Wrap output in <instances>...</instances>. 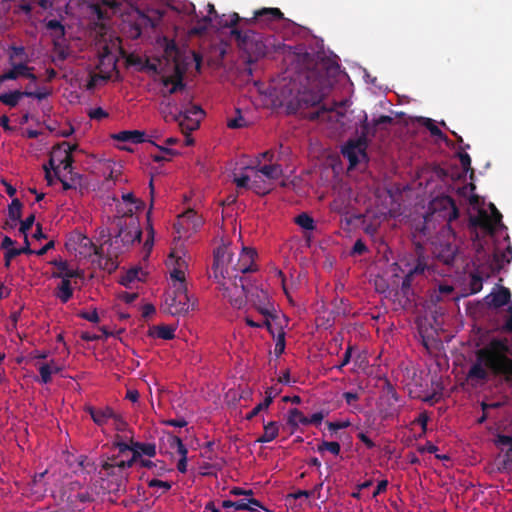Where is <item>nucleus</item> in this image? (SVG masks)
Masks as SVG:
<instances>
[{
	"label": "nucleus",
	"mask_w": 512,
	"mask_h": 512,
	"mask_svg": "<svg viewBox=\"0 0 512 512\" xmlns=\"http://www.w3.org/2000/svg\"><path fill=\"white\" fill-rule=\"evenodd\" d=\"M69 143L62 142L57 146H54L50 155L52 156V162H57L58 166H63V169L71 174L73 180V162L74 158L69 154Z\"/></svg>",
	"instance_id": "4468645a"
},
{
	"label": "nucleus",
	"mask_w": 512,
	"mask_h": 512,
	"mask_svg": "<svg viewBox=\"0 0 512 512\" xmlns=\"http://www.w3.org/2000/svg\"><path fill=\"white\" fill-rule=\"evenodd\" d=\"M138 458L139 455L136 454L128 459H119V456H108L102 460L99 474L101 480L107 483L105 489L109 493L120 495L126 492L129 477L128 470L137 462Z\"/></svg>",
	"instance_id": "7ed1b4c3"
},
{
	"label": "nucleus",
	"mask_w": 512,
	"mask_h": 512,
	"mask_svg": "<svg viewBox=\"0 0 512 512\" xmlns=\"http://www.w3.org/2000/svg\"><path fill=\"white\" fill-rule=\"evenodd\" d=\"M148 486L150 488L157 487V488H162L164 491H168L171 489L172 483L168 482V481H162L159 479H151L148 481Z\"/></svg>",
	"instance_id": "0e129e2a"
},
{
	"label": "nucleus",
	"mask_w": 512,
	"mask_h": 512,
	"mask_svg": "<svg viewBox=\"0 0 512 512\" xmlns=\"http://www.w3.org/2000/svg\"><path fill=\"white\" fill-rule=\"evenodd\" d=\"M433 253L445 264H451L455 259L457 247L450 242H439L435 244Z\"/></svg>",
	"instance_id": "6ab92c4d"
},
{
	"label": "nucleus",
	"mask_w": 512,
	"mask_h": 512,
	"mask_svg": "<svg viewBox=\"0 0 512 512\" xmlns=\"http://www.w3.org/2000/svg\"><path fill=\"white\" fill-rule=\"evenodd\" d=\"M509 346L505 340L494 338L475 352V362L469 368L466 381L478 387L489 380L490 375L512 382V358L508 356Z\"/></svg>",
	"instance_id": "f03ea898"
},
{
	"label": "nucleus",
	"mask_w": 512,
	"mask_h": 512,
	"mask_svg": "<svg viewBox=\"0 0 512 512\" xmlns=\"http://www.w3.org/2000/svg\"><path fill=\"white\" fill-rule=\"evenodd\" d=\"M330 209L332 212H335L340 215H344L348 213L347 206L340 199H335L330 204Z\"/></svg>",
	"instance_id": "6e6d98bb"
},
{
	"label": "nucleus",
	"mask_w": 512,
	"mask_h": 512,
	"mask_svg": "<svg viewBox=\"0 0 512 512\" xmlns=\"http://www.w3.org/2000/svg\"><path fill=\"white\" fill-rule=\"evenodd\" d=\"M317 450L318 452L329 451L333 455L337 456L340 454L341 446L336 441H323L321 444L318 445Z\"/></svg>",
	"instance_id": "c03bdc74"
},
{
	"label": "nucleus",
	"mask_w": 512,
	"mask_h": 512,
	"mask_svg": "<svg viewBox=\"0 0 512 512\" xmlns=\"http://www.w3.org/2000/svg\"><path fill=\"white\" fill-rule=\"evenodd\" d=\"M144 132L139 130H124L112 135V138L119 142H130L139 144L145 142Z\"/></svg>",
	"instance_id": "5701e85b"
},
{
	"label": "nucleus",
	"mask_w": 512,
	"mask_h": 512,
	"mask_svg": "<svg viewBox=\"0 0 512 512\" xmlns=\"http://www.w3.org/2000/svg\"><path fill=\"white\" fill-rule=\"evenodd\" d=\"M35 222V214H30L25 218V220H20V228L19 232L23 234L24 236H28V231L32 228L33 224Z\"/></svg>",
	"instance_id": "864d4df0"
},
{
	"label": "nucleus",
	"mask_w": 512,
	"mask_h": 512,
	"mask_svg": "<svg viewBox=\"0 0 512 512\" xmlns=\"http://www.w3.org/2000/svg\"><path fill=\"white\" fill-rule=\"evenodd\" d=\"M39 370V373H40V377H41V382L44 383V384H47L49 382H51L52 380V366L51 364H41L38 368Z\"/></svg>",
	"instance_id": "8fccbe9b"
},
{
	"label": "nucleus",
	"mask_w": 512,
	"mask_h": 512,
	"mask_svg": "<svg viewBox=\"0 0 512 512\" xmlns=\"http://www.w3.org/2000/svg\"><path fill=\"white\" fill-rule=\"evenodd\" d=\"M88 116L93 120H102V119L108 117V113L101 107H97V108L91 109L88 112Z\"/></svg>",
	"instance_id": "69168bd1"
},
{
	"label": "nucleus",
	"mask_w": 512,
	"mask_h": 512,
	"mask_svg": "<svg viewBox=\"0 0 512 512\" xmlns=\"http://www.w3.org/2000/svg\"><path fill=\"white\" fill-rule=\"evenodd\" d=\"M123 4L124 0H96V3L92 5V9L98 19L104 20L109 17L108 10L112 14L122 13Z\"/></svg>",
	"instance_id": "dca6fc26"
},
{
	"label": "nucleus",
	"mask_w": 512,
	"mask_h": 512,
	"mask_svg": "<svg viewBox=\"0 0 512 512\" xmlns=\"http://www.w3.org/2000/svg\"><path fill=\"white\" fill-rule=\"evenodd\" d=\"M27 251V248H11V249H8L6 252H5V256H4V266L6 268H9L10 265H11V261L12 259H14L15 257L19 256L22 254V252H26Z\"/></svg>",
	"instance_id": "09e8293b"
},
{
	"label": "nucleus",
	"mask_w": 512,
	"mask_h": 512,
	"mask_svg": "<svg viewBox=\"0 0 512 512\" xmlns=\"http://www.w3.org/2000/svg\"><path fill=\"white\" fill-rule=\"evenodd\" d=\"M231 35L235 38L238 47L248 55V63L256 62L270 51L276 50L273 35L264 36L251 28L231 30Z\"/></svg>",
	"instance_id": "20e7f679"
},
{
	"label": "nucleus",
	"mask_w": 512,
	"mask_h": 512,
	"mask_svg": "<svg viewBox=\"0 0 512 512\" xmlns=\"http://www.w3.org/2000/svg\"><path fill=\"white\" fill-rule=\"evenodd\" d=\"M111 420H113L114 428L117 431L124 432L128 429V423L126 420L116 412L114 413V417H112Z\"/></svg>",
	"instance_id": "bf43d9fd"
},
{
	"label": "nucleus",
	"mask_w": 512,
	"mask_h": 512,
	"mask_svg": "<svg viewBox=\"0 0 512 512\" xmlns=\"http://www.w3.org/2000/svg\"><path fill=\"white\" fill-rule=\"evenodd\" d=\"M23 204L18 198H14L8 206V217L12 222H18L22 217Z\"/></svg>",
	"instance_id": "f704fd0d"
},
{
	"label": "nucleus",
	"mask_w": 512,
	"mask_h": 512,
	"mask_svg": "<svg viewBox=\"0 0 512 512\" xmlns=\"http://www.w3.org/2000/svg\"><path fill=\"white\" fill-rule=\"evenodd\" d=\"M51 264L56 268V271L52 272L53 278L71 279L80 276V272L71 268L65 260L54 259Z\"/></svg>",
	"instance_id": "aec40b11"
},
{
	"label": "nucleus",
	"mask_w": 512,
	"mask_h": 512,
	"mask_svg": "<svg viewBox=\"0 0 512 512\" xmlns=\"http://www.w3.org/2000/svg\"><path fill=\"white\" fill-rule=\"evenodd\" d=\"M140 274H143L141 268H132L122 276L120 283L128 287L135 280H141Z\"/></svg>",
	"instance_id": "a19ab883"
},
{
	"label": "nucleus",
	"mask_w": 512,
	"mask_h": 512,
	"mask_svg": "<svg viewBox=\"0 0 512 512\" xmlns=\"http://www.w3.org/2000/svg\"><path fill=\"white\" fill-rule=\"evenodd\" d=\"M323 97L324 91L319 81L315 80L297 93L289 102L288 110L311 120L318 119L322 113L326 112V109L320 106Z\"/></svg>",
	"instance_id": "39448f33"
},
{
	"label": "nucleus",
	"mask_w": 512,
	"mask_h": 512,
	"mask_svg": "<svg viewBox=\"0 0 512 512\" xmlns=\"http://www.w3.org/2000/svg\"><path fill=\"white\" fill-rule=\"evenodd\" d=\"M177 122L183 132H191L196 130L199 127L200 119L195 118L194 116L189 114V118H185V115H182L179 120H173Z\"/></svg>",
	"instance_id": "72a5a7b5"
},
{
	"label": "nucleus",
	"mask_w": 512,
	"mask_h": 512,
	"mask_svg": "<svg viewBox=\"0 0 512 512\" xmlns=\"http://www.w3.org/2000/svg\"><path fill=\"white\" fill-rule=\"evenodd\" d=\"M113 447L118 449V453L114 456H119V459H124V455L127 452L133 451V440L130 441V443H126L123 440H121V437L119 435L116 436V440L113 443Z\"/></svg>",
	"instance_id": "e433bc0d"
},
{
	"label": "nucleus",
	"mask_w": 512,
	"mask_h": 512,
	"mask_svg": "<svg viewBox=\"0 0 512 512\" xmlns=\"http://www.w3.org/2000/svg\"><path fill=\"white\" fill-rule=\"evenodd\" d=\"M78 317H80L81 319L87 320L89 322H92V323H98L100 321V318H99V315H98V312L96 309H94L91 312L80 311L78 313Z\"/></svg>",
	"instance_id": "052dcab7"
},
{
	"label": "nucleus",
	"mask_w": 512,
	"mask_h": 512,
	"mask_svg": "<svg viewBox=\"0 0 512 512\" xmlns=\"http://www.w3.org/2000/svg\"><path fill=\"white\" fill-rule=\"evenodd\" d=\"M109 65L111 66L112 69H115L116 68V60H115V57L112 55V54H104L100 57L99 59V64H98V69L103 72L102 70V66L104 65Z\"/></svg>",
	"instance_id": "13d9d810"
},
{
	"label": "nucleus",
	"mask_w": 512,
	"mask_h": 512,
	"mask_svg": "<svg viewBox=\"0 0 512 512\" xmlns=\"http://www.w3.org/2000/svg\"><path fill=\"white\" fill-rule=\"evenodd\" d=\"M257 297L259 298V303L255 305L256 310L265 317L264 325L269 333L274 337L275 331L271 324V320H275L277 318L275 306L268 300L267 293L263 290L257 292Z\"/></svg>",
	"instance_id": "f8f14e48"
},
{
	"label": "nucleus",
	"mask_w": 512,
	"mask_h": 512,
	"mask_svg": "<svg viewBox=\"0 0 512 512\" xmlns=\"http://www.w3.org/2000/svg\"><path fill=\"white\" fill-rule=\"evenodd\" d=\"M25 95H28L27 90L26 91H20L15 90L9 93L0 94V102L3 104L9 106V107H16L19 103L20 99L25 97Z\"/></svg>",
	"instance_id": "2f4dec72"
},
{
	"label": "nucleus",
	"mask_w": 512,
	"mask_h": 512,
	"mask_svg": "<svg viewBox=\"0 0 512 512\" xmlns=\"http://www.w3.org/2000/svg\"><path fill=\"white\" fill-rule=\"evenodd\" d=\"M422 123L429 130L432 136L446 140L444 133L438 128L431 118H422Z\"/></svg>",
	"instance_id": "a18cd8bd"
},
{
	"label": "nucleus",
	"mask_w": 512,
	"mask_h": 512,
	"mask_svg": "<svg viewBox=\"0 0 512 512\" xmlns=\"http://www.w3.org/2000/svg\"><path fill=\"white\" fill-rule=\"evenodd\" d=\"M367 142L365 136L359 137L356 140H349L341 149L343 157L347 158L351 166H356L359 163V155H365Z\"/></svg>",
	"instance_id": "ddd939ff"
},
{
	"label": "nucleus",
	"mask_w": 512,
	"mask_h": 512,
	"mask_svg": "<svg viewBox=\"0 0 512 512\" xmlns=\"http://www.w3.org/2000/svg\"><path fill=\"white\" fill-rule=\"evenodd\" d=\"M160 112L166 122L179 120L182 114L185 113L182 108V103L179 105L172 97H162Z\"/></svg>",
	"instance_id": "f3484780"
},
{
	"label": "nucleus",
	"mask_w": 512,
	"mask_h": 512,
	"mask_svg": "<svg viewBox=\"0 0 512 512\" xmlns=\"http://www.w3.org/2000/svg\"><path fill=\"white\" fill-rule=\"evenodd\" d=\"M194 303H191L190 297H179L173 294H167L163 304L165 312L172 316L185 315L190 309H193Z\"/></svg>",
	"instance_id": "9b49d317"
},
{
	"label": "nucleus",
	"mask_w": 512,
	"mask_h": 512,
	"mask_svg": "<svg viewBox=\"0 0 512 512\" xmlns=\"http://www.w3.org/2000/svg\"><path fill=\"white\" fill-rule=\"evenodd\" d=\"M237 117L230 119L227 126L231 129H239L247 126V122L244 117L240 114V110H237Z\"/></svg>",
	"instance_id": "5fc2aeb1"
},
{
	"label": "nucleus",
	"mask_w": 512,
	"mask_h": 512,
	"mask_svg": "<svg viewBox=\"0 0 512 512\" xmlns=\"http://www.w3.org/2000/svg\"><path fill=\"white\" fill-rule=\"evenodd\" d=\"M279 433V424L276 421H270L264 424V433L257 439L258 443H267L273 441Z\"/></svg>",
	"instance_id": "c85d7f7f"
},
{
	"label": "nucleus",
	"mask_w": 512,
	"mask_h": 512,
	"mask_svg": "<svg viewBox=\"0 0 512 512\" xmlns=\"http://www.w3.org/2000/svg\"><path fill=\"white\" fill-rule=\"evenodd\" d=\"M434 212L438 213L440 217L445 219L448 224L453 222L459 217V209L450 196L437 197L431 203Z\"/></svg>",
	"instance_id": "9d476101"
},
{
	"label": "nucleus",
	"mask_w": 512,
	"mask_h": 512,
	"mask_svg": "<svg viewBox=\"0 0 512 512\" xmlns=\"http://www.w3.org/2000/svg\"><path fill=\"white\" fill-rule=\"evenodd\" d=\"M256 255V251L248 247L242 248L237 259H234V254L227 245H221L214 250L209 277L219 285L223 298L234 308L240 309L247 302L250 282L243 275L257 269Z\"/></svg>",
	"instance_id": "f257e3e1"
},
{
	"label": "nucleus",
	"mask_w": 512,
	"mask_h": 512,
	"mask_svg": "<svg viewBox=\"0 0 512 512\" xmlns=\"http://www.w3.org/2000/svg\"><path fill=\"white\" fill-rule=\"evenodd\" d=\"M138 454L139 458L137 461H139L142 455H146L148 457H154L156 455V445L154 443H143V442H135L133 441V451L132 455L134 456Z\"/></svg>",
	"instance_id": "cd10ccee"
},
{
	"label": "nucleus",
	"mask_w": 512,
	"mask_h": 512,
	"mask_svg": "<svg viewBox=\"0 0 512 512\" xmlns=\"http://www.w3.org/2000/svg\"><path fill=\"white\" fill-rule=\"evenodd\" d=\"M246 504L249 507V509H246L247 511L255 512L258 508H261L265 510V512H271L270 510L264 508L261 502L255 498H246Z\"/></svg>",
	"instance_id": "338daca9"
},
{
	"label": "nucleus",
	"mask_w": 512,
	"mask_h": 512,
	"mask_svg": "<svg viewBox=\"0 0 512 512\" xmlns=\"http://www.w3.org/2000/svg\"><path fill=\"white\" fill-rule=\"evenodd\" d=\"M257 173H261L268 179L277 180L282 176L283 171L281 165L279 164H268L263 165L259 169H257L256 174Z\"/></svg>",
	"instance_id": "7c9ffc66"
},
{
	"label": "nucleus",
	"mask_w": 512,
	"mask_h": 512,
	"mask_svg": "<svg viewBox=\"0 0 512 512\" xmlns=\"http://www.w3.org/2000/svg\"><path fill=\"white\" fill-rule=\"evenodd\" d=\"M54 295L62 303H67L73 296V288L70 279H62L55 289Z\"/></svg>",
	"instance_id": "bb28decb"
},
{
	"label": "nucleus",
	"mask_w": 512,
	"mask_h": 512,
	"mask_svg": "<svg viewBox=\"0 0 512 512\" xmlns=\"http://www.w3.org/2000/svg\"><path fill=\"white\" fill-rule=\"evenodd\" d=\"M182 108L185 111L182 115H185V118H189V114L194 116L195 118H201L204 115V111L198 105H193L191 107H187V105L183 102Z\"/></svg>",
	"instance_id": "3c124183"
},
{
	"label": "nucleus",
	"mask_w": 512,
	"mask_h": 512,
	"mask_svg": "<svg viewBox=\"0 0 512 512\" xmlns=\"http://www.w3.org/2000/svg\"><path fill=\"white\" fill-rule=\"evenodd\" d=\"M116 227L118 228V232L114 236V244L121 242L124 246H130L135 242L141 241L142 231L139 221L136 218L132 216L129 218L124 216L118 217Z\"/></svg>",
	"instance_id": "423d86ee"
},
{
	"label": "nucleus",
	"mask_w": 512,
	"mask_h": 512,
	"mask_svg": "<svg viewBox=\"0 0 512 512\" xmlns=\"http://www.w3.org/2000/svg\"><path fill=\"white\" fill-rule=\"evenodd\" d=\"M153 329L156 332V336L160 339L171 340L175 336V329L167 325L154 326Z\"/></svg>",
	"instance_id": "37998d69"
},
{
	"label": "nucleus",
	"mask_w": 512,
	"mask_h": 512,
	"mask_svg": "<svg viewBox=\"0 0 512 512\" xmlns=\"http://www.w3.org/2000/svg\"><path fill=\"white\" fill-rule=\"evenodd\" d=\"M415 256H416V263L415 265L410 268L407 271V274L405 275L402 284H401V291L404 295H407L411 285L414 276L422 275L424 271L428 268L427 264V257L425 255V249L420 243L415 244Z\"/></svg>",
	"instance_id": "1a4fd4ad"
},
{
	"label": "nucleus",
	"mask_w": 512,
	"mask_h": 512,
	"mask_svg": "<svg viewBox=\"0 0 512 512\" xmlns=\"http://www.w3.org/2000/svg\"><path fill=\"white\" fill-rule=\"evenodd\" d=\"M173 291L172 294L181 297H189L187 292V284L185 282H175L173 283Z\"/></svg>",
	"instance_id": "4d7b16f0"
},
{
	"label": "nucleus",
	"mask_w": 512,
	"mask_h": 512,
	"mask_svg": "<svg viewBox=\"0 0 512 512\" xmlns=\"http://www.w3.org/2000/svg\"><path fill=\"white\" fill-rule=\"evenodd\" d=\"M511 302L510 290L506 287H501L496 293L491 294L490 306L494 308H501Z\"/></svg>",
	"instance_id": "393cba45"
},
{
	"label": "nucleus",
	"mask_w": 512,
	"mask_h": 512,
	"mask_svg": "<svg viewBox=\"0 0 512 512\" xmlns=\"http://www.w3.org/2000/svg\"><path fill=\"white\" fill-rule=\"evenodd\" d=\"M138 462L141 467L152 470L153 474L157 476H161L167 471L164 461L157 460L153 462L148 459H140Z\"/></svg>",
	"instance_id": "473e14b6"
},
{
	"label": "nucleus",
	"mask_w": 512,
	"mask_h": 512,
	"mask_svg": "<svg viewBox=\"0 0 512 512\" xmlns=\"http://www.w3.org/2000/svg\"><path fill=\"white\" fill-rule=\"evenodd\" d=\"M161 83L163 86L160 90L161 97H171L173 94L182 92L186 88L183 75L179 71L172 76L163 77Z\"/></svg>",
	"instance_id": "2eb2a0df"
},
{
	"label": "nucleus",
	"mask_w": 512,
	"mask_h": 512,
	"mask_svg": "<svg viewBox=\"0 0 512 512\" xmlns=\"http://www.w3.org/2000/svg\"><path fill=\"white\" fill-rule=\"evenodd\" d=\"M207 12V16H204L201 19L197 20V24L191 28L190 34L202 35L206 32L208 25L212 22L210 15L216 14V10L213 4H207Z\"/></svg>",
	"instance_id": "b1692460"
},
{
	"label": "nucleus",
	"mask_w": 512,
	"mask_h": 512,
	"mask_svg": "<svg viewBox=\"0 0 512 512\" xmlns=\"http://www.w3.org/2000/svg\"><path fill=\"white\" fill-rule=\"evenodd\" d=\"M284 19V15L279 8H261L253 12L250 19L243 22L248 25H256L260 28H271L274 23Z\"/></svg>",
	"instance_id": "6e6552de"
},
{
	"label": "nucleus",
	"mask_w": 512,
	"mask_h": 512,
	"mask_svg": "<svg viewBox=\"0 0 512 512\" xmlns=\"http://www.w3.org/2000/svg\"><path fill=\"white\" fill-rule=\"evenodd\" d=\"M110 78V75L107 73L106 75L102 76L100 74H91L90 75V78L87 82V85H86V88L87 90H92L95 88L96 84H97V81L99 79H103V80H107Z\"/></svg>",
	"instance_id": "774afa93"
},
{
	"label": "nucleus",
	"mask_w": 512,
	"mask_h": 512,
	"mask_svg": "<svg viewBox=\"0 0 512 512\" xmlns=\"http://www.w3.org/2000/svg\"><path fill=\"white\" fill-rule=\"evenodd\" d=\"M299 424L308 425V417H306L299 409L293 408L288 411L287 425L291 428V433H294Z\"/></svg>",
	"instance_id": "a878e982"
},
{
	"label": "nucleus",
	"mask_w": 512,
	"mask_h": 512,
	"mask_svg": "<svg viewBox=\"0 0 512 512\" xmlns=\"http://www.w3.org/2000/svg\"><path fill=\"white\" fill-rule=\"evenodd\" d=\"M483 277L478 271L470 273L469 290L470 294H476L482 290Z\"/></svg>",
	"instance_id": "4c0bfd02"
},
{
	"label": "nucleus",
	"mask_w": 512,
	"mask_h": 512,
	"mask_svg": "<svg viewBox=\"0 0 512 512\" xmlns=\"http://www.w3.org/2000/svg\"><path fill=\"white\" fill-rule=\"evenodd\" d=\"M459 160L461 163V166L465 172L471 171L473 174L474 171L471 167V157L466 152L459 153Z\"/></svg>",
	"instance_id": "e2e57ef3"
},
{
	"label": "nucleus",
	"mask_w": 512,
	"mask_h": 512,
	"mask_svg": "<svg viewBox=\"0 0 512 512\" xmlns=\"http://www.w3.org/2000/svg\"><path fill=\"white\" fill-rule=\"evenodd\" d=\"M491 215L486 210L480 209L475 216H471L469 219L470 226L474 228H480L484 233L494 235L497 228H505L502 223V214L498 211L493 203L489 204Z\"/></svg>",
	"instance_id": "0eeeda50"
},
{
	"label": "nucleus",
	"mask_w": 512,
	"mask_h": 512,
	"mask_svg": "<svg viewBox=\"0 0 512 512\" xmlns=\"http://www.w3.org/2000/svg\"><path fill=\"white\" fill-rule=\"evenodd\" d=\"M11 65V69L8 70L9 73H12L14 76L10 77L11 80H16L19 77H24V74L28 70H34V67L28 66L25 61L20 63L9 62Z\"/></svg>",
	"instance_id": "c9c22d12"
},
{
	"label": "nucleus",
	"mask_w": 512,
	"mask_h": 512,
	"mask_svg": "<svg viewBox=\"0 0 512 512\" xmlns=\"http://www.w3.org/2000/svg\"><path fill=\"white\" fill-rule=\"evenodd\" d=\"M102 247L96 246L93 241L85 236H78V253L84 258L91 257L93 255L101 256Z\"/></svg>",
	"instance_id": "412c9836"
},
{
	"label": "nucleus",
	"mask_w": 512,
	"mask_h": 512,
	"mask_svg": "<svg viewBox=\"0 0 512 512\" xmlns=\"http://www.w3.org/2000/svg\"><path fill=\"white\" fill-rule=\"evenodd\" d=\"M295 223L305 230H314V219L307 213H301L295 217Z\"/></svg>",
	"instance_id": "ea45409f"
},
{
	"label": "nucleus",
	"mask_w": 512,
	"mask_h": 512,
	"mask_svg": "<svg viewBox=\"0 0 512 512\" xmlns=\"http://www.w3.org/2000/svg\"><path fill=\"white\" fill-rule=\"evenodd\" d=\"M179 222L180 225H186L187 228L191 226L193 229H196L201 225V218L193 209H188L179 216Z\"/></svg>",
	"instance_id": "c756f323"
},
{
	"label": "nucleus",
	"mask_w": 512,
	"mask_h": 512,
	"mask_svg": "<svg viewBox=\"0 0 512 512\" xmlns=\"http://www.w3.org/2000/svg\"><path fill=\"white\" fill-rule=\"evenodd\" d=\"M170 278L175 282H185V272L182 267H174L170 272Z\"/></svg>",
	"instance_id": "680f3d73"
},
{
	"label": "nucleus",
	"mask_w": 512,
	"mask_h": 512,
	"mask_svg": "<svg viewBox=\"0 0 512 512\" xmlns=\"http://www.w3.org/2000/svg\"><path fill=\"white\" fill-rule=\"evenodd\" d=\"M46 28L54 32V37L59 39L65 36V27L63 24L56 19L49 20L46 23Z\"/></svg>",
	"instance_id": "79ce46f5"
},
{
	"label": "nucleus",
	"mask_w": 512,
	"mask_h": 512,
	"mask_svg": "<svg viewBox=\"0 0 512 512\" xmlns=\"http://www.w3.org/2000/svg\"><path fill=\"white\" fill-rule=\"evenodd\" d=\"M169 445L171 448H176L178 454H180L181 458L179 459L177 463V469L180 473H185L187 471V453L188 450L183 444L182 440L178 436H170L169 439Z\"/></svg>",
	"instance_id": "4be33fe9"
},
{
	"label": "nucleus",
	"mask_w": 512,
	"mask_h": 512,
	"mask_svg": "<svg viewBox=\"0 0 512 512\" xmlns=\"http://www.w3.org/2000/svg\"><path fill=\"white\" fill-rule=\"evenodd\" d=\"M274 337H276L274 353L278 357L282 353H284V350H285V345H286V343H285V332L282 330V328H280L278 334L277 335L275 334Z\"/></svg>",
	"instance_id": "de8ad7c7"
},
{
	"label": "nucleus",
	"mask_w": 512,
	"mask_h": 512,
	"mask_svg": "<svg viewBox=\"0 0 512 512\" xmlns=\"http://www.w3.org/2000/svg\"><path fill=\"white\" fill-rule=\"evenodd\" d=\"M85 411L89 413L93 422L98 426L105 425L109 420L112 419V417H114L115 413V411L109 406H105L102 408L86 406Z\"/></svg>",
	"instance_id": "a211bd4d"
},
{
	"label": "nucleus",
	"mask_w": 512,
	"mask_h": 512,
	"mask_svg": "<svg viewBox=\"0 0 512 512\" xmlns=\"http://www.w3.org/2000/svg\"><path fill=\"white\" fill-rule=\"evenodd\" d=\"M223 508H234L235 510H246L249 509V507L246 504V498L232 501V500H224L222 502Z\"/></svg>",
	"instance_id": "603ef678"
},
{
	"label": "nucleus",
	"mask_w": 512,
	"mask_h": 512,
	"mask_svg": "<svg viewBox=\"0 0 512 512\" xmlns=\"http://www.w3.org/2000/svg\"><path fill=\"white\" fill-rule=\"evenodd\" d=\"M98 257L99 265L109 273L113 272L118 267L117 262L113 258L103 256V250L101 251V256Z\"/></svg>",
	"instance_id": "49530a36"
},
{
	"label": "nucleus",
	"mask_w": 512,
	"mask_h": 512,
	"mask_svg": "<svg viewBox=\"0 0 512 512\" xmlns=\"http://www.w3.org/2000/svg\"><path fill=\"white\" fill-rule=\"evenodd\" d=\"M245 19L246 18H241L238 13L234 12L233 14L230 15L229 21H226L224 23V26L232 28V30H234V29H249L251 27V25L245 24L243 22V20H245Z\"/></svg>",
	"instance_id": "58836bf2"
}]
</instances>
